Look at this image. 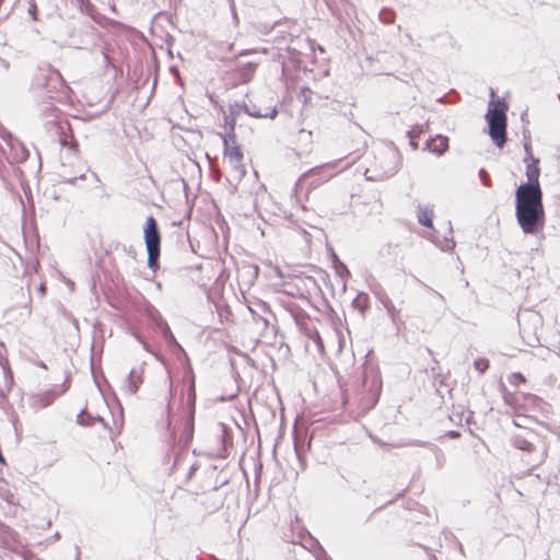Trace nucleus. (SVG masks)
Wrapping results in <instances>:
<instances>
[{
  "mask_svg": "<svg viewBox=\"0 0 560 560\" xmlns=\"http://www.w3.org/2000/svg\"><path fill=\"white\" fill-rule=\"evenodd\" d=\"M447 435H448L450 438H457V436H459V433H458L457 431H450V432L447 433Z\"/></svg>",
  "mask_w": 560,
  "mask_h": 560,
  "instance_id": "nucleus-54",
  "label": "nucleus"
},
{
  "mask_svg": "<svg viewBox=\"0 0 560 560\" xmlns=\"http://www.w3.org/2000/svg\"><path fill=\"white\" fill-rule=\"evenodd\" d=\"M256 63L254 62H247L244 68L242 69L241 78L243 82H248L256 69Z\"/></svg>",
  "mask_w": 560,
  "mask_h": 560,
  "instance_id": "nucleus-27",
  "label": "nucleus"
},
{
  "mask_svg": "<svg viewBox=\"0 0 560 560\" xmlns=\"http://www.w3.org/2000/svg\"><path fill=\"white\" fill-rule=\"evenodd\" d=\"M249 106H250L252 110H266V108H260V107H258V106H257L256 104H254V103L249 104Z\"/></svg>",
  "mask_w": 560,
  "mask_h": 560,
  "instance_id": "nucleus-52",
  "label": "nucleus"
},
{
  "mask_svg": "<svg viewBox=\"0 0 560 560\" xmlns=\"http://www.w3.org/2000/svg\"><path fill=\"white\" fill-rule=\"evenodd\" d=\"M187 405L189 408V420L187 423L186 432L188 439L192 438L194 433V415H195V406H196V387H195V378L192 377L188 388H187Z\"/></svg>",
  "mask_w": 560,
  "mask_h": 560,
  "instance_id": "nucleus-9",
  "label": "nucleus"
},
{
  "mask_svg": "<svg viewBox=\"0 0 560 560\" xmlns=\"http://www.w3.org/2000/svg\"><path fill=\"white\" fill-rule=\"evenodd\" d=\"M424 149L436 154L438 156H441L448 149V138L443 135H436L425 142Z\"/></svg>",
  "mask_w": 560,
  "mask_h": 560,
  "instance_id": "nucleus-12",
  "label": "nucleus"
},
{
  "mask_svg": "<svg viewBox=\"0 0 560 560\" xmlns=\"http://www.w3.org/2000/svg\"><path fill=\"white\" fill-rule=\"evenodd\" d=\"M236 110L241 114V113H245L247 114L248 116L250 117H255V118H270V119H275L278 115V107L275 105V106H269V107H266V110H252L249 104L243 102V103H240L238 102V108H236Z\"/></svg>",
  "mask_w": 560,
  "mask_h": 560,
  "instance_id": "nucleus-10",
  "label": "nucleus"
},
{
  "mask_svg": "<svg viewBox=\"0 0 560 560\" xmlns=\"http://www.w3.org/2000/svg\"><path fill=\"white\" fill-rule=\"evenodd\" d=\"M537 436V433L533 430H528L525 434H513L511 436V444L517 450L526 453H533L536 450L534 440Z\"/></svg>",
  "mask_w": 560,
  "mask_h": 560,
  "instance_id": "nucleus-8",
  "label": "nucleus"
},
{
  "mask_svg": "<svg viewBox=\"0 0 560 560\" xmlns=\"http://www.w3.org/2000/svg\"><path fill=\"white\" fill-rule=\"evenodd\" d=\"M27 13L33 21H38V9L35 0H28Z\"/></svg>",
  "mask_w": 560,
  "mask_h": 560,
  "instance_id": "nucleus-32",
  "label": "nucleus"
},
{
  "mask_svg": "<svg viewBox=\"0 0 560 560\" xmlns=\"http://www.w3.org/2000/svg\"><path fill=\"white\" fill-rule=\"evenodd\" d=\"M55 127L57 129V133L60 137V144H61V147H68L70 144V136L68 137V136L65 135L63 128H62L61 125L55 124Z\"/></svg>",
  "mask_w": 560,
  "mask_h": 560,
  "instance_id": "nucleus-31",
  "label": "nucleus"
},
{
  "mask_svg": "<svg viewBox=\"0 0 560 560\" xmlns=\"http://www.w3.org/2000/svg\"><path fill=\"white\" fill-rule=\"evenodd\" d=\"M57 396L58 393L55 389H49L44 393L33 395L32 407L38 409L46 408L54 402Z\"/></svg>",
  "mask_w": 560,
  "mask_h": 560,
  "instance_id": "nucleus-14",
  "label": "nucleus"
},
{
  "mask_svg": "<svg viewBox=\"0 0 560 560\" xmlns=\"http://www.w3.org/2000/svg\"><path fill=\"white\" fill-rule=\"evenodd\" d=\"M148 254V267L155 272L159 268V258L161 256L160 249H147Z\"/></svg>",
  "mask_w": 560,
  "mask_h": 560,
  "instance_id": "nucleus-25",
  "label": "nucleus"
},
{
  "mask_svg": "<svg viewBox=\"0 0 560 560\" xmlns=\"http://www.w3.org/2000/svg\"><path fill=\"white\" fill-rule=\"evenodd\" d=\"M143 240L145 249H160L161 250V232L158 221L153 215H149L143 226Z\"/></svg>",
  "mask_w": 560,
  "mask_h": 560,
  "instance_id": "nucleus-7",
  "label": "nucleus"
},
{
  "mask_svg": "<svg viewBox=\"0 0 560 560\" xmlns=\"http://www.w3.org/2000/svg\"><path fill=\"white\" fill-rule=\"evenodd\" d=\"M3 63H4L5 68L9 67V63L7 61H3Z\"/></svg>",
  "mask_w": 560,
  "mask_h": 560,
  "instance_id": "nucleus-62",
  "label": "nucleus"
},
{
  "mask_svg": "<svg viewBox=\"0 0 560 560\" xmlns=\"http://www.w3.org/2000/svg\"><path fill=\"white\" fill-rule=\"evenodd\" d=\"M250 313L253 314V318L256 323H261L264 328L269 326V320L264 315L259 314L256 310L249 307Z\"/></svg>",
  "mask_w": 560,
  "mask_h": 560,
  "instance_id": "nucleus-30",
  "label": "nucleus"
},
{
  "mask_svg": "<svg viewBox=\"0 0 560 560\" xmlns=\"http://www.w3.org/2000/svg\"><path fill=\"white\" fill-rule=\"evenodd\" d=\"M0 137L8 143L10 147L13 143V140H18L9 130L2 128L0 131Z\"/></svg>",
  "mask_w": 560,
  "mask_h": 560,
  "instance_id": "nucleus-35",
  "label": "nucleus"
},
{
  "mask_svg": "<svg viewBox=\"0 0 560 560\" xmlns=\"http://www.w3.org/2000/svg\"><path fill=\"white\" fill-rule=\"evenodd\" d=\"M92 421H97V422H102L104 425H105V421L102 417L97 416V417H92Z\"/></svg>",
  "mask_w": 560,
  "mask_h": 560,
  "instance_id": "nucleus-53",
  "label": "nucleus"
},
{
  "mask_svg": "<svg viewBox=\"0 0 560 560\" xmlns=\"http://www.w3.org/2000/svg\"><path fill=\"white\" fill-rule=\"evenodd\" d=\"M135 337L143 346L144 350L150 351L149 346L147 345V342H144V340L142 339V337L140 335L135 334Z\"/></svg>",
  "mask_w": 560,
  "mask_h": 560,
  "instance_id": "nucleus-45",
  "label": "nucleus"
},
{
  "mask_svg": "<svg viewBox=\"0 0 560 560\" xmlns=\"http://www.w3.org/2000/svg\"><path fill=\"white\" fill-rule=\"evenodd\" d=\"M84 178H85V174H81L80 176L68 178V179H66V182L73 185L78 179H84Z\"/></svg>",
  "mask_w": 560,
  "mask_h": 560,
  "instance_id": "nucleus-46",
  "label": "nucleus"
},
{
  "mask_svg": "<svg viewBox=\"0 0 560 560\" xmlns=\"http://www.w3.org/2000/svg\"><path fill=\"white\" fill-rule=\"evenodd\" d=\"M67 36L69 38V46L82 49L89 45H95L98 39L97 28L89 21L81 23L77 26H69L67 28Z\"/></svg>",
  "mask_w": 560,
  "mask_h": 560,
  "instance_id": "nucleus-3",
  "label": "nucleus"
},
{
  "mask_svg": "<svg viewBox=\"0 0 560 560\" xmlns=\"http://www.w3.org/2000/svg\"><path fill=\"white\" fill-rule=\"evenodd\" d=\"M478 175H479V178L483 186H486V187L491 186L492 183H491L490 175L485 168H480Z\"/></svg>",
  "mask_w": 560,
  "mask_h": 560,
  "instance_id": "nucleus-34",
  "label": "nucleus"
},
{
  "mask_svg": "<svg viewBox=\"0 0 560 560\" xmlns=\"http://www.w3.org/2000/svg\"><path fill=\"white\" fill-rule=\"evenodd\" d=\"M423 287L425 289L430 290L433 294H435L441 301H444V296L441 293H439L438 291L433 290L432 288H430L427 284H423Z\"/></svg>",
  "mask_w": 560,
  "mask_h": 560,
  "instance_id": "nucleus-47",
  "label": "nucleus"
},
{
  "mask_svg": "<svg viewBox=\"0 0 560 560\" xmlns=\"http://www.w3.org/2000/svg\"><path fill=\"white\" fill-rule=\"evenodd\" d=\"M515 218L524 234L541 232L545 226L542 194L515 192Z\"/></svg>",
  "mask_w": 560,
  "mask_h": 560,
  "instance_id": "nucleus-1",
  "label": "nucleus"
},
{
  "mask_svg": "<svg viewBox=\"0 0 560 560\" xmlns=\"http://www.w3.org/2000/svg\"><path fill=\"white\" fill-rule=\"evenodd\" d=\"M524 149H525V152L527 155L525 158V161H527V159H532V163L527 164V166H526L527 182L518 185L516 187L515 192L522 191L525 194H542V190H541V187L539 184V175H540V168L538 166L539 159L533 158L529 143H525Z\"/></svg>",
  "mask_w": 560,
  "mask_h": 560,
  "instance_id": "nucleus-4",
  "label": "nucleus"
},
{
  "mask_svg": "<svg viewBox=\"0 0 560 560\" xmlns=\"http://www.w3.org/2000/svg\"><path fill=\"white\" fill-rule=\"evenodd\" d=\"M231 11H232V14H233V19L235 21H237V14H236V11H235L234 2L231 3Z\"/></svg>",
  "mask_w": 560,
  "mask_h": 560,
  "instance_id": "nucleus-51",
  "label": "nucleus"
},
{
  "mask_svg": "<svg viewBox=\"0 0 560 560\" xmlns=\"http://www.w3.org/2000/svg\"><path fill=\"white\" fill-rule=\"evenodd\" d=\"M411 445H428V443L415 441V442L411 443Z\"/></svg>",
  "mask_w": 560,
  "mask_h": 560,
  "instance_id": "nucleus-55",
  "label": "nucleus"
},
{
  "mask_svg": "<svg viewBox=\"0 0 560 560\" xmlns=\"http://www.w3.org/2000/svg\"><path fill=\"white\" fill-rule=\"evenodd\" d=\"M331 261H332V266L335 268L336 273L340 278H342L343 280H347L348 278H350L351 273H350L347 265L339 259L338 255L334 250L331 252Z\"/></svg>",
  "mask_w": 560,
  "mask_h": 560,
  "instance_id": "nucleus-21",
  "label": "nucleus"
},
{
  "mask_svg": "<svg viewBox=\"0 0 560 560\" xmlns=\"http://www.w3.org/2000/svg\"><path fill=\"white\" fill-rule=\"evenodd\" d=\"M236 108H238V102H234L229 106V114L224 117V126L226 132H235L236 121L240 116V113L236 110Z\"/></svg>",
  "mask_w": 560,
  "mask_h": 560,
  "instance_id": "nucleus-18",
  "label": "nucleus"
},
{
  "mask_svg": "<svg viewBox=\"0 0 560 560\" xmlns=\"http://www.w3.org/2000/svg\"><path fill=\"white\" fill-rule=\"evenodd\" d=\"M352 306L360 311L361 313H364L369 308V296L368 294L361 292L359 293L352 301Z\"/></svg>",
  "mask_w": 560,
  "mask_h": 560,
  "instance_id": "nucleus-23",
  "label": "nucleus"
},
{
  "mask_svg": "<svg viewBox=\"0 0 560 560\" xmlns=\"http://www.w3.org/2000/svg\"><path fill=\"white\" fill-rule=\"evenodd\" d=\"M440 247L442 250L453 249L455 247V242H454L453 237H451V238L444 237L443 244H441Z\"/></svg>",
  "mask_w": 560,
  "mask_h": 560,
  "instance_id": "nucleus-36",
  "label": "nucleus"
},
{
  "mask_svg": "<svg viewBox=\"0 0 560 560\" xmlns=\"http://www.w3.org/2000/svg\"><path fill=\"white\" fill-rule=\"evenodd\" d=\"M524 399L526 401L532 402L533 405H535L537 407L542 402V399L534 394H524Z\"/></svg>",
  "mask_w": 560,
  "mask_h": 560,
  "instance_id": "nucleus-37",
  "label": "nucleus"
},
{
  "mask_svg": "<svg viewBox=\"0 0 560 560\" xmlns=\"http://www.w3.org/2000/svg\"><path fill=\"white\" fill-rule=\"evenodd\" d=\"M34 86L46 90L48 97H52L51 93L63 86V80L59 71L50 67L38 69L33 80Z\"/></svg>",
  "mask_w": 560,
  "mask_h": 560,
  "instance_id": "nucleus-6",
  "label": "nucleus"
},
{
  "mask_svg": "<svg viewBox=\"0 0 560 560\" xmlns=\"http://www.w3.org/2000/svg\"><path fill=\"white\" fill-rule=\"evenodd\" d=\"M488 129L492 142L502 148L506 141V124H488Z\"/></svg>",
  "mask_w": 560,
  "mask_h": 560,
  "instance_id": "nucleus-13",
  "label": "nucleus"
},
{
  "mask_svg": "<svg viewBox=\"0 0 560 560\" xmlns=\"http://www.w3.org/2000/svg\"><path fill=\"white\" fill-rule=\"evenodd\" d=\"M39 291H40V292H43V293L45 292V287H44V284H40V285H39Z\"/></svg>",
  "mask_w": 560,
  "mask_h": 560,
  "instance_id": "nucleus-58",
  "label": "nucleus"
},
{
  "mask_svg": "<svg viewBox=\"0 0 560 560\" xmlns=\"http://www.w3.org/2000/svg\"><path fill=\"white\" fill-rule=\"evenodd\" d=\"M148 316L151 319V322L153 323V325L155 326V329L159 331L162 328H164V325H168L167 322L162 317L161 313L154 307L149 310Z\"/></svg>",
  "mask_w": 560,
  "mask_h": 560,
  "instance_id": "nucleus-22",
  "label": "nucleus"
},
{
  "mask_svg": "<svg viewBox=\"0 0 560 560\" xmlns=\"http://www.w3.org/2000/svg\"><path fill=\"white\" fill-rule=\"evenodd\" d=\"M122 250L131 258H136L137 252L131 245H122Z\"/></svg>",
  "mask_w": 560,
  "mask_h": 560,
  "instance_id": "nucleus-40",
  "label": "nucleus"
},
{
  "mask_svg": "<svg viewBox=\"0 0 560 560\" xmlns=\"http://www.w3.org/2000/svg\"><path fill=\"white\" fill-rule=\"evenodd\" d=\"M401 155L397 149H386L375 158L373 164L376 175L373 179H385L394 176L400 167Z\"/></svg>",
  "mask_w": 560,
  "mask_h": 560,
  "instance_id": "nucleus-2",
  "label": "nucleus"
},
{
  "mask_svg": "<svg viewBox=\"0 0 560 560\" xmlns=\"http://www.w3.org/2000/svg\"><path fill=\"white\" fill-rule=\"evenodd\" d=\"M396 18V13L393 9L389 8H383L380 12V20L382 23L390 25L394 23Z\"/></svg>",
  "mask_w": 560,
  "mask_h": 560,
  "instance_id": "nucleus-26",
  "label": "nucleus"
},
{
  "mask_svg": "<svg viewBox=\"0 0 560 560\" xmlns=\"http://www.w3.org/2000/svg\"><path fill=\"white\" fill-rule=\"evenodd\" d=\"M318 549L319 553L317 555V560H332L322 546H318Z\"/></svg>",
  "mask_w": 560,
  "mask_h": 560,
  "instance_id": "nucleus-41",
  "label": "nucleus"
},
{
  "mask_svg": "<svg viewBox=\"0 0 560 560\" xmlns=\"http://www.w3.org/2000/svg\"><path fill=\"white\" fill-rule=\"evenodd\" d=\"M407 137L409 138L410 147L413 150L418 149V142H417V139H416V136H415V130H408L407 131Z\"/></svg>",
  "mask_w": 560,
  "mask_h": 560,
  "instance_id": "nucleus-39",
  "label": "nucleus"
},
{
  "mask_svg": "<svg viewBox=\"0 0 560 560\" xmlns=\"http://www.w3.org/2000/svg\"><path fill=\"white\" fill-rule=\"evenodd\" d=\"M249 52H250V50H243L240 55H241V56H244V55H247V54H249Z\"/></svg>",
  "mask_w": 560,
  "mask_h": 560,
  "instance_id": "nucleus-57",
  "label": "nucleus"
},
{
  "mask_svg": "<svg viewBox=\"0 0 560 560\" xmlns=\"http://www.w3.org/2000/svg\"><path fill=\"white\" fill-rule=\"evenodd\" d=\"M220 136L223 141L224 156L229 159L230 164L233 166L234 171L238 173L240 177L244 176L246 173L243 164L244 155L241 147L236 143L235 132H225Z\"/></svg>",
  "mask_w": 560,
  "mask_h": 560,
  "instance_id": "nucleus-5",
  "label": "nucleus"
},
{
  "mask_svg": "<svg viewBox=\"0 0 560 560\" xmlns=\"http://www.w3.org/2000/svg\"><path fill=\"white\" fill-rule=\"evenodd\" d=\"M386 504H387V503H384V504H382V505L377 506V508L373 511V513H375V512H377V511L382 510Z\"/></svg>",
  "mask_w": 560,
  "mask_h": 560,
  "instance_id": "nucleus-56",
  "label": "nucleus"
},
{
  "mask_svg": "<svg viewBox=\"0 0 560 560\" xmlns=\"http://www.w3.org/2000/svg\"><path fill=\"white\" fill-rule=\"evenodd\" d=\"M505 110V105L502 109H500L499 107L493 106L492 103H490L488 112L485 116L487 124H506Z\"/></svg>",
  "mask_w": 560,
  "mask_h": 560,
  "instance_id": "nucleus-17",
  "label": "nucleus"
},
{
  "mask_svg": "<svg viewBox=\"0 0 560 560\" xmlns=\"http://www.w3.org/2000/svg\"><path fill=\"white\" fill-rule=\"evenodd\" d=\"M410 130H415V136L417 139L423 132V126L417 125V126L412 127Z\"/></svg>",
  "mask_w": 560,
  "mask_h": 560,
  "instance_id": "nucleus-44",
  "label": "nucleus"
},
{
  "mask_svg": "<svg viewBox=\"0 0 560 560\" xmlns=\"http://www.w3.org/2000/svg\"><path fill=\"white\" fill-rule=\"evenodd\" d=\"M175 71H176V72H178L177 68H176V67H174V66H173V67H171V72H175Z\"/></svg>",
  "mask_w": 560,
  "mask_h": 560,
  "instance_id": "nucleus-59",
  "label": "nucleus"
},
{
  "mask_svg": "<svg viewBox=\"0 0 560 560\" xmlns=\"http://www.w3.org/2000/svg\"><path fill=\"white\" fill-rule=\"evenodd\" d=\"M526 378L521 372H514L510 376V383L514 386H518L522 383H525Z\"/></svg>",
  "mask_w": 560,
  "mask_h": 560,
  "instance_id": "nucleus-33",
  "label": "nucleus"
},
{
  "mask_svg": "<svg viewBox=\"0 0 560 560\" xmlns=\"http://www.w3.org/2000/svg\"><path fill=\"white\" fill-rule=\"evenodd\" d=\"M527 420L526 417H520L517 416L514 420H513V423L518 427V428H525V421Z\"/></svg>",
  "mask_w": 560,
  "mask_h": 560,
  "instance_id": "nucleus-42",
  "label": "nucleus"
},
{
  "mask_svg": "<svg viewBox=\"0 0 560 560\" xmlns=\"http://www.w3.org/2000/svg\"><path fill=\"white\" fill-rule=\"evenodd\" d=\"M160 332L162 334L164 340L167 342L170 347H176L179 350H183L182 346L177 342L168 325H164V328H162Z\"/></svg>",
  "mask_w": 560,
  "mask_h": 560,
  "instance_id": "nucleus-24",
  "label": "nucleus"
},
{
  "mask_svg": "<svg viewBox=\"0 0 560 560\" xmlns=\"http://www.w3.org/2000/svg\"><path fill=\"white\" fill-rule=\"evenodd\" d=\"M258 307L260 308V311L262 313H270V308L265 302H261L260 304H258Z\"/></svg>",
  "mask_w": 560,
  "mask_h": 560,
  "instance_id": "nucleus-48",
  "label": "nucleus"
},
{
  "mask_svg": "<svg viewBox=\"0 0 560 560\" xmlns=\"http://www.w3.org/2000/svg\"><path fill=\"white\" fill-rule=\"evenodd\" d=\"M418 222L428 229H433V209L429 207H418Z\"/></svg>",
  "mask_w": 560,
  "mask_h": 560,
  "instance_id": "nucleus-20",
  "label": "nucleus"
},
{
  "mask_svg": "<svg viewBox=\"0 0 560 560\" xmlns=\"http://www.w3.org/2000/svg\"><path fill=\"white\" fill-rule=\"evenodd\" d=\"M376 296H377L378 301L383 304L384 308L387 311L388 316L390 317L393 323H396L399 311L395 307L392 300L388 298V295L385 292H378V293H376Z\"/></svg>",
  "mask_w": 560,
  "mask_h": 560,
  "instance_id": "nucleus-19",
  "label": "nucleus"
},
{
  "mask_svg": "<svg viewBox=\"0 0 560 560\" xmlns=\"http://www.w3.org/2000/svg\"><path fill=\"white\" fill-rule=\"evenodd\" d=\"M431 451L434 453V455L439 459V455L442 454L441 450L436 445H431Z\"/></svg>",
  "mask_w": 560,
  "mask_h": 560,
  "instance_id": "nucleus-49",
  "label": "nucleus"
},
{
  "mask_svg": "<svg viewBox=\"0 0 560 560\" xmlns=\"http://www.w3.org/2000/svg\"><path fill=\"white\" fill-rule=\"evenodd\" d=\"M143 383L142 371L138 372L136 369L130 370L128 373L125 384L129 395H133L138 392L140 385Z\"/></svg>",
  "mask_w": 560,
  "mask_h": 560,
  "instance_id": "nucleus-15",
  "label": "nucleus"
},
{
  "mask_svg": "<svg viewBox=\"0 0 560 560\" xmlns=\"http://www.w3.org/2000/svg\"><path fill=\"white\" fill-rule=\"evenodd\" d=\"M77 422L82 427H90L93 424L92 416L89 413H84V410H81V412L77 417Z\"/></svg>",
  "mask_w": 560,
  "mask_h": 560,
  "instance_id": "nucleus-29",
  "label": "nucleus"
},
{
  "mask_svg": "<svg viewBox=\"0 0 560 560\" xmlns=\"http://www.w3.org/2000/svg\"><path fill=\"white\" fill-rule=\"evenodd\" d=\"M75 7L81 13L88 15L97 24H102L105 20V16L97 11L91 0H75Z\"/></svg>",
  "mask_w": 560,
  "mask_h": 560,
  "instance_id": "nucleus-11",
  "label": "nucleus"
},
{
  "mask_svg": "<svg viewBox=\"0 0 560 560\" xmlns=\"http://www.w3.org/2000/svg\"><path fill=\"white\" fill-rule=\"evenodd\" d=\"M68 148H70L74 152L79 151V143L72 135L70 136V144L68 145Z\"/></svg>",
  "mask_w": 560,
  "mask_h": 560,
  "instance_id": "nucleus-43",
  "label": "nucleus"
},
{
  "mask_svg": "<svg viewBox=\"0 0 560 560\" xmlns=\"http://www.w3.org/2000/svg\"><path fill=\"white\" fill-rule=\"evenodd\" d=\"M194 471H195V468L191 467L190 470H189V477L192 475Z\"/></svg>",
  "mask_w": 560,
  "mask_h": 560,
  "instance_id": "nucleus-60",
  "label": "nucleus"
},
{
  "mask_svg": "<svg viewBox=\"0 0 560 560\" xmlns=\"http://www.w3.org/2000/svg\"><path fill=\"white\" fill-rule=\"evenodd\" d=\"M474 366L478 372L485 373L489 369L490 363L486 358H478L474 361Z\"/></svg>",
  "mask_w": 560,
  "mask_h": 560,
  "instance_id": "nucleus-28",
  "label": "nucleus"
},
{
  "mask_svg": "<svg viewBox=\"0 0 560 560\" xmlns=\"http://www.w3.org/2000/svg\"><path fill=\"white\" fill-rule=\"evenodd\" d=\"M101 55L104 59L105 65L106 66L109 65V62H110L109 56L104 50H101Z\"/></svg>",
  "mask_w": 560,
  "mask_h": 560,
  "instance_id": "nucleus-50",
  "label": "nucleus"
},
{
  "mask_svg": "<svg viewBox=\"0 0 560 560\" xmlns=\"http://www.w3.org/2000/svg\"><path fill=\"white\" fill-rule=\"evenodd\" d=\"M417 282H420L421 285H423L424 283L422 281H420V279H417Z\"/></svg>",
  "mask_w": 560,
  "mask_h": 560,
  "instance_id": "nucleus-63",
  "label": "nucleus"
},
{
  "mask_svg": "<svg viewBox=\"0 0 560 560\" xmlns=\"http://www.w3.org/2000/svg\"><path fill=\"white\" fill-rule=\"evenodd\" d=\"M503 399H504V402L509 406H514V404L516 402V397L512 393H509V392L503 393Z\"/></svg>",
  "mask_w": 560,
  "mask_h": 560,
  "instance_id": "nucleus-38",
  "label": "nucleus"
},
{
  "mask_svg": "<svg viewBox=\"0 0 560 560\" xmlns=\"http://www.w3.org/2000/svg\"><path fill=\"white\" fill-rule=\"evenodd\" d=\"M11 149V160L14 163H23L28 156L30 152L25 148V145L18 139L13 140V143L10 145Z\"/></svg>",
  "mask_w": 560,
  "mask_h": 560,
  "instance_id": "nucleus-16",
  "label": "nucleus"
},
{
  "mask_svg": "<svg viewBox=\"0 0 560 560\" xmlns=\"http://www.w3.org/2000/svg\"><path fill=\"white\" fill-rule=\"evenodd\" d=\"M364 497H365L366 499H370V498H371V493H365V494H364Z\"/></svg>",
  "mask_w": 560,
  "mask_h": 560,
  "instance_id": "nucleus-61",
  "label": "nucleus"
}]
</instances>
